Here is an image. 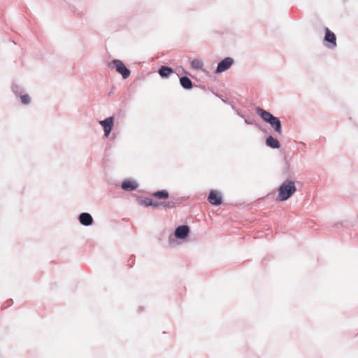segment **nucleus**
Instances as JSON below:
<instances>
[{
    "label": "nucleus",
    "instance_id": "1",
    "mask_svg": "<svg viewBox=\"0 0 358 358\" xmlns=\"http://www.w3.org/2000/svg\"><path fill=\"white\" fill-rule=\"evenodd\" d=\"M296 192L295 181L293 180H285L278 187V194L276 200L285 201L289 199Z\"/></svg>",
    "mask_w": 358,
    "mask_h": 358
},
{
    "label": "nucleus",
    "instance_id": "2",
    "mask_svg": "<svg viewBox=\"0 0 358 358\" xmlns=\"http://www.w3.org/2000/svg\"><path fill=\"white\" fill-rule=\"evenodd\" d=\"M257 113L266 123L269 124L279 135L282 134V124L280 119L262 108H257Z\"/></svg>",
    "mask_w": 358,
    "mask_h": 358
},
{
    "label": "nucleus",
    "instance_id": "3",
    "mask_svg": "<svg viewBox=\"0 0 358 358\" xmlns=\"http://www.w3.org/2000/svg\"><path fill=\"white\" fill-rule=\"evenodd\" d=\"M108 67L111 69H115L117 72L122 75L124 79L129 78L131 74L130 70L120 59H113L108 64Z\"/></svg>",
    "mask_w": 358,
    "mask_h": 358
},
{
    "label": "nucleus",
    "instance_id": "4",
    "mask_svg": "<svg viewBox=\"0 0 358 358\" xmlns=\"http://www.w3.org/2000/svg\"><path fill=\"white\" fill-rule=\"evenodd\" d=\"M234 62V59L231 57H228L224 58L218 63L215 73H220L228 70L232 66Z\"/></svg>",
    "mask_w": 358,
    "mask_h": 358
},
{
    "label": "nucleus",
    "instance_id": "5",
    "mask_svg": "<svg viewBox=\"0 0 358 358\" xmlns=\"http://www.w3.org/2000/svg\"><path fill=\"white\" fill-rule=\"evenodd\" d=\"M114 117L113 116L109 117L103 120L99 121V124L103 127L104 136L108 137L110 134L113 125Z\"/></svg>",
    "mask_w": 358,
    "mask_h": 358
},
{
    "label": "nucleus",
    "instance_id": "6",
    "mask_svg": "<svg viewBox=\"0 0 358 358\" xmlns=\"http://www.w3.org/2000/svg\"><path fill=\"white\" fill-rule=\"evenodd\" d=\"M208 200L210 204L214 206H219L222 202V198L220 193L216 190H211L210 192Z\"/></svg>",
    "mask_w": 358,
    "mask_h": 358
},
{
    "label": "nucleus",
    "instance_id": "7",
    "mask_svg": "<svg viewBox=\"0 0 358 358\" xmlns=\"http://www.w3.org/2000/svg\"><path fill=\"white\" fill-rule=\"evenodd\" d=\"M324 41L329 43V44L326 45L329 48H334L336 46V35L328 28H326Z\"/></svg>",
    "mask_w": 358,
    "mask_h": 358
},
{
    "label": "nucleus",
    "instance_id": "8",
    "mask_svg": "<svg viewBox=\"0 0 358 358\" xmlns=\"http://www.w3.org/2000/svg\"><path fill=\"white\" fill-rule=\"evenodd\" d=\"M189 233V227L187 225H181L176 229L174 235L178 238L183 239L188 236Z\"/></svg>",
    "mask_w": 358,
    "mask_h": 358
},
{
    "label": "nucleus",
    "instance_id": "9",
    "mask_svg": "<svg viewBox=\"0 0 358 358\" xmlns=\"http://www.w3.org/2000/svg\"><path fill=\"white\" fill-rule=\"evenodd\" d=\"M80 223L84 226H90L93 223V218L88 213H82L78 216Z\"/></svg>",
    "mask_w": 358,
    "mask_h": 358
},
{
    "label": "nucleus",
    "instance_id": "10",
    "mask_svg": "<svg viewBox=\"0 0 358 358\" xmlns=\"http://www.w3.org/2000/svg\"><path fill=\"white\" fill-rule=\"evenodd\" d=\"M138 183L131 180H125L122 182L121 187L122 189L128 192L135 190L138 188Z\"/></svg>",
    "mask_w": 358,
    "mask_h": 358
},
{
    "label": "nucleus",
    "instance_id": "11",
    "mask_svg": "<svg viewBox=\"0 0 358 358\" xmlns=\"http://www.w3.org/2000/svg\"><path fill=\"white\" fill-rule=\"evenodd\" d=\"M266 144L267 146L271 148H279L280 147V143L279 141L273 137L272 136H268L266 139Z\"/></svg>",
    "mask_w": 358,
    "mask_h": 358
},
{
    "label": "nucleus",
    "instance_id": "12",
    "mask_svg": "<svg viewBox=\"0 0 358 358\" xmlns=\"http://www.w3.org/2000/svg\"><path fill=\"white\" fill-rule=\"evenodd\" d=\"M158 73L162 78H168L172 73H173V70L169 66H162L159 69Z\"/></svg>",
    "mask_w": 358,
    "mask_h": 358
},
{
    "label": "nucleus",
    "instance_id": "13",
    "mask_svg": "<svg viewBox=\"0 0 358 358\" xmlns=\"http://www.w3.org/2000/svg\"><path fill=\"white\" fill-rule=\"evenodd\" d=\"M180 83L185 90H190L193 87L192 80L187 76H182L180 78Z\"/></svg>",
    "mask_w": 358,
    "mask_h": 358
},
{
    "label": "nucleus",
    "instance_id": "14",
    "mask_svg": "<svg viewBox=\"0 0 358 358\" xmlns=\"http://www.w3.org/2000/svg\"><path fill=\"white\" fill-rule=\"evenodd\" d=\"M203 66V61L201 59H194L191 62V67L196 70H202Z\"/></svg>",
    "mask_w": 358,
    "mask_h": 358
},
{
    "label": "nucleus",
    "instance_id": "15",
    "mask_svg": "<svg viewBox=\"0 0 358 358\" xmlns=\"http://www.w3.org/2000/svg\"><path fill=\"white\" fill-rule=\"evenodd\" d=\"M152 195L158 199H167L169 196V192L164 189L155 192Z\"/></svg>",
    "mask_w": 358,
    "mask_h": 358
},
{
    "label": "nucleus",
    "instance_id": "16",
    "mask_svg": "<svg viewBox=\"0 0 358 358\" xmlns=\"http://www.w3.org/2000/svg\"><path fill=\"white\" fill-rule=\"evenodd\" d=\"M12 90H13V93L16 96H20L23 91L22 88L20 85H17L16 84L13 85Z\"/></svg>",
    "mask_w": 358,
    "mask_h": 358
},
{
    "label": "nucleus",
    "instance_id": "17",
    "mask_svg": "<svg viewBox=\"0 0 358 358\" xmlns=\"http://www.w3.org/2000/svg\"><path fill=\"white\" fill-rule=\"evenodd\" d=\"M20 99L21 102L25 105L29 104L31 102V98L27 94H21Z\"/></svg>",
    "mask_w": 358,
    "mask_h": 358
},
{
    "label": "nucleus",
    "instance_id": "18",
    "mask_svg": "<svg viewBox=\"0 0 358 358\" xmlns=\"http://www.w3.org/2000/svg\"><path fill=\"white\" fill-rule=\"evenodd\" d=\"M140 203L141 205L145 206H150L153 204V200L150 198H145L143 199H141Z\"/></svg>",
    "mask_w": 358,
    "mask_h": 358
},
{
    "label": "nucleus",
    "instance_id": "19",
    "mask_svg": "<svg viewBox=\"0 0 358 358\" xmlns=\"http://www.w3.org/2000/svg\"><path fill=\"white\" fill-rule=\"evenodd\" d=\"M162 204H164V203L153 201V204L151 205L150 206H153L154 208H159Z\"/></svg>",
    "mask_w": 358,
    "mask_h": 358
},
{
    "label": "nucleus",
    "instance_id": "20",
    "mask_svg": "<svg viewBox=\"0 0 358 358\" xmlns=\"http://www.w3.org/2000/svg\"><path fill=\"white\" fill-rule=\"evenodd\" d=\"M13 302L12 299L8 300L6 301V303H7L6 306H3V308H6V307H8V306H11L13 304Z\"/></svg>",
    "mask_w": 358,
    "mask_h": 358
},
{
    "label": "nucleus",
    "instance_id": "21",
    "mask_svg": "<svg viewBox=\"0 0 358 358\" xmlns=\"http://www.w3.org/2000/svg\"><path fill=\"white\" fill-rule=\"evenodd\" d=\"M245 122L248 124H252V122L248 119H245Z\"/></svg>",
    "mask_w": 358,
    "mask_h": 358
},
{
    "label": "nucleus",
    "instance_id": "22",
    "mask_svg": "<svg viewBox=\"0 0 358 358\" xmlns=\"http://www.w3.org/2000/svg\"><path fill=\"white\" fill-rule=\"evenodd\" d=\"M134 259H132V258H131V259H129V262H131V263H130V266H132V264H134Z\"/></svg>",
    "mask_w": 358,
    "mask_h": 358
},
{
    "label": "nucleus",
    "instance_id": "23",
    "mask_svg": "<svg viewBox=\"0 0 358 358\" xmlns=\"http://www.w3.org/2000/svg\"><path fill=\"white\" fill-rule=\"evenodd\" d=\"M164 206H171L169 204H168V205L164 204Z\"/></svg>",
    "mask_w": 358,
    "mask_h": 358
}]
</instances>
